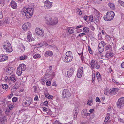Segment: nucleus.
<instances>
[{"label":"nucleus","mask_w":124,"mask_h":124,"mask_svg":"<svg viewBox=\"0 0 124 124\" xmlns=\"http://www.w3.org/2000/svg\"><path fill=\"white\" fill-rule=\"evenodd\" d=\"M33 7L23 8L22 11V14L23 15H25L27 18H30L33 12L34 9Z\"/></svg>","instance_id":"1"},{"label":"nucleus","mask_w":124,"mask_h":124,"mask_svg":"<svg viewBox=\"0 0 124 124\" xmlns=\"http://www.w3.org/2000/svg\"><path fill=\"white\" fill-rule=\"evenodd\" d=\"M45 19L46 21V23L49 25H56L58 23V19L57 18H55L52 19L48 15H46Z\"/></svg>","instance_id":"2"},{"label":"nucleus","mask_w":124,"mask_h":124,"mask_svg":"<svg viewBox=\"0 0 124 124\" xmlns=\"http://www.w3.org/2000/svg\"><path fill=\"white\" fill-rule=\"evenodd\" d=\"M115 16V14L113 11L108 12L106 15L104 17V19L106 21H110L113 19Z\"/></svg>","instance_id":"3"},{"label":"nucleus","mask_w":124,"mask_h":124,"mask_svg":"<svg viewBox=\"0 0 124 124\" xmlns=\"http://www.w3.org/2000/svg\"><path fill=\"white\" fill-rule=\"evenodd\" d=\"M118 108L122 109L124 107V97L120 98L116 103Z\"/></svg>","instance_id":"4"},{"label":"nucleus","mask_w":124,"mask_h":124,"mask_svg":"<svg viewBox=\"0 0 124 124\" xmlns=\"http://www.w3.org/2000/svg\"><path fill=\"white\" fill-rule=\"evenodd\" d=\"M90 64L91 65L92 68L94 69L96 68L97 69H98L100 68V66L99 65L98 63L93 60H91L90 62Z\"/></svg>","instance_id":"5"},{"label":"nucleus","mask_w":124,"mask_h":124,"mask_svg":"<svg viewBox=\"0 0 124 124\" xmlns=\"http://www.w3.org/2000/svg\"><path fill=\"white\" fill-rule=\"evenodd\" d=\"M62 95L63 98H67L70 96V93L68 90L64 89L63 91Z\"/></svg>","instance_id":"6"},{"label":"nucleus","mask_w":124,"mask_h":124,"mask_svg":"<svg viewBox=\"0 0 124 124\" xmlns=\"http://www.w3.org/2000/svg\"><path fill=\"white\" fill-rule=\"evenodd\" d=\"M83 68L82 67H81L78 70L77 74V77L78 78H80L82 77L83 73Z\"/></svg>","instance_id":"7"},{"label":"nucleus","mask_w":124,"mask_h":124,"mask_svg":"<svg viewBox=\"0 0 124 124\" xmlns=\"http://www.w3.org/2000/svg\"><path fill=\"white\" fill-rule=\"evenodd\" d=\"M74 70L73 68H71L70 69L68 70L67 72L65 73V74L67 77H70L74 72Z\"/></svg>","instance_id":"8"},{"label":"nucleus","mask_w":124,"mask_h":124,"mask_svg":"<svg viewBox=\"0 0 124 124\" xmlns=\"http://www.w3.org/2000/svg\"><path fill=\"white\" fill-rule=\"evenodd\" d=\"M44 7L46 9H48L50 8L52 6L51 2H50L48 0L46 1L44 3Z\"/></svg>","instance_id":"9"},{"label":"nucleus","mask_w":124,"mask_h":124,"mask_svg":"<svg viewBox=\"0 0 124 124\" xmlns=\"http://www.w3.org/2000/svg\"><path fill=\"white\" fill-rule=\"evenodd\" d=\"M72 58V56L70 57L69 56H64L62 57L63 60L64 62H69L70 61H71Z\"/></svg>","instance_id":"10"},{"label":"nucleus","mask_w":124,"mask_h":124,"mask_svg":"<svg viewBox=\"0 0 124 124\" xmlns=\"http://www.w3.org/2000/svg\"><path fill=\"white\" fill-rule=\"evenodd\" d=\"M36 33L38 35L41 36H43L44 34L43 30L40 29L39 28L36 29Z\"/></svg>","instance_id":"11"},{"label":"nucleus","mask_w":124,"mask_h":124,"mask_svg":"<svg viewBox=\"0 0 124 124\" xmlns=\"http://www.w3.org/2000/svg\"><path fill=\"white\" fill-rule=\"evenodd\" d=\"M31 101V100L30 99H28L26 100L25 101H23V104L24 106H29L30 104Z\"/></svg>","instance_id":"12"},{"label":"nucleus","mask_w":124,"mask_h":124,"mask_svg":"<svg viewBox=\"0 0 124 124\" xmlns=\"http://www.w3.org/2000/svg\"><path fill=\"white\" fill-rule=\"evenodd\" d=\"M53 54L52 52L48 50L44 54V56L46 57H48V56L51 57Z\"/></svg>","instance_id":"13"},{"label":"nucleus","mask_w":124,"mask_h":124,"mask_svg":"<svg viewBox=\"0 0 124 124\" xmlns=\"http://www.w3.org/2000/svg\"><path fill=\"white\" fill-rule=\"evenodd\" d=\"M30 25V23H27L23 25L22 28V29H23L25 31L26 30L28 29Z\"/></svg>","instance_id":"14"},{"label":"nucleus","mask_w":124,"mask_h":124,"mask_svg":"<svg viewBox=\"0 0 124 124\" xmlns=\"http://www.w3.org/2000/svg\"><path fill=\"white\" fill-rule=\"evenodd\" d=\"M13 68L10 67L6 69V74L7 75H10L12 73L13 71Z\"/></svg>","instance_id":"15"},{"label":"nucleus","mask_w":124,"mask_h":124,"mask_svg":"<svg viewBox=\"0 0 124 124\" xmlns=\"http://www.w3.org/2000/svg\"><path fill=\"white\" fill-rule=\"evenodd\" d=\"M8 58V56L6 55H3L0 56V61L2 62L7 60Z\"/></svg>","instance_id":"16"},{"label":"nucleus","mask_w":124,"mask_h":124,"mask_svg":"<svg viewBox=\"0 0 124 124\" xmlns=\"http://www.w3.org/2000/svg\"><path fill=\"white\" fill-rule=\"evenodd\" d=\"M27 39L29 42L31 41L32 40H34V39L31 38V34L30 31H29L28 32Z\"/></svg>","instance_id":"17"},{"label":"nucleus","mask_w":124,"mask_h":124,"mask_svg":"<svg viewBox=\"0 0 124 124\" xmlns=\"http://www.w3.org/2000/svg\"><path fill=\"white\" fill-rule=\"evenodd\" d=\"M10 6L14 9H16L17 7V4L15 1H11Z\"/></svg>","instance_id":"18"},{"label":"nucleus","mask_w":124,"mask_h":124,"mask_svg":"<svg viewBox=\"0 0 124 124\" xmlns=\"http://www.w3.org/2000/svg\"><path fill=\"white\" fill-rule=\"evenodd\" d=\"M96 77L98 82H100L102 80L100 74L98 72H96Z\"/></svg>","instance_id":"19"},{"label":"nucleus","mask_w":124,"mask_h":124,"mask_svg":"<svg viewBox=\"0 0 124 124\" xmlns=\"http://www.w3.org/2000/svg\"><path fill=\"white\" fill-rule=\"evenodd\" d=\"M9 45H11L10 43H9V42L8 41H6L4 42V45L3 46V48L4 49L8 47H9Z\"/></svg>","instance_id":"20"},{"label":"nucleus","mask_w":124,"mask_h":124,"mask_svg":"<svg viewBox=\"0 0 124 124\" xmlns=\"http://www.w3.org/2000/svg\"><path fill=\"white\" fill-rule=\"evenodd\" d=\"M20 66L19 67L22 71H24L26 69V66L24 64H23L20 65Z\"/></svg>","instance_id":"21"},{"label":"nucleus","mask_w":124,"mask_h":124,"mask_svg":"<svg viewBox=\"0 0 124 124\" xmlns=\"http://www.w3.org/2000/svg\"><path fill=\"white\" fill-rule=\"evenodd\" d=\"M87 111L85 109H83L82 111V116L84 118L86 117V116Z\"/></svg>","instance_id":"22"},{"label":"nucleus","mask_w":124,"mask_h":124,"mask_svg":"<svg viewBox=\"0 0 124 124\" xmlns=\"http://www.w3.org/2000/svg\"><path fill=\"white\" fill-rule=\"evenodd\" d=\"M22 70L18 67L17 69L16 73L17 75L20 76L21 75L22 73Z\"/></svg>","instance_id":"23"},{"label":"nucleus","mask_w":124,"mask_h":124,"mask_svg":"<svg viewBox=\"0 0 124 124\" xmlns=\"http://www.w3.org/2000/svg\"><path fill=\"white\" fill-rule=\"evenodd\" d=\"M104 46H100L99 45L98 50L99 52L100 53H101L104 50Z\"/></svg>","instance_id":"24"},{"label":"nucleus","mask_w":124,"mask_h":124,"mask_svg":"<svg viewBox=\"0 0 124 124\" xmlns=\"http://www.w3.org/2000/svg\"><path fill=\"white\" fill-rule=\"evenodd\" d=\"M10 79L12 81L15 82L16 80V78L15 75H12L10 76Z\"/></svg>","instance_id":"25"},{"label":"nucleus","mask_w":124,"mask_h":124,"mask_svg":"<svg viewBox=\"0 0 124 124\" xmlns=\"http://www.w3.org/2000/svg\"><path fill=\"white\" fill-rule=\"evenodd\" d=\"M18 48L20 49L21 52H23L25 50L24 46L21 43L20 44Z\"/></svg>","instance_id":"26"},{"label":"nucleus","mask_w":124,"mask_h":124,"mask_svg":"<svg viewBox=\"0 0 124 124\" xmlns=\"http://www.w3.org/2000/svg\"><path fill=\"white\" fill-rule=\"evenodd\" d=\"M51 73V72L50 71L48 72H46L44 77V78H48L50 76Z\"/></svg>","instance_id":"27"},{"label":"nucleus","mask_w":124,"mask_h":124,"mask_svg":"<svg viewBox=\"0 0 124 124\" xmlns=\"http://www.w3.org/2000/svg\"><path fill=\"white\" fill-rule=\"evenodd\" d=\"M9 47L6 48L5 49L6 51L8 52H10L12 51V48L11 45H9Z\"/></svg>","instance_id":"28"},{"label":"nucleus","mask_w":124,"mask_h":124,"mask_svg":"<svg viewBox=\"0 0 124 124\" xmlns=\"http://www.w3.org/2000/svg\"><path fill=\"white\" fill-rule=\"evenodd\" d=\"M67 31L68 32H69L70 34H73L74 30L73 29V28H68L67 29Z\"/></svg>","instance_id":"29"},{"label":"nucleus","mask_w":124,"mask_h":124,"mask_svg":"<svg viewBox=\"0 0 124 124\" xmlns=\"http://www.w3.org/2000/svg\"><path fill=\"white\" fill-rule=\"evenodd\" d=\"M108 5L111 8L113 9H114L115 5L111 3H108Z\"/></svg>","instance_id":"30"},{"label":"nucleus","mask_w":124,"mask_h":124,"mask_svg":"<svg viewBox=\"0 0 124 124\" xmlns=\"http://www.w3.org/2000/svg\"><path fill=\"white\" fill-rule=\"evenodd\" d=\"M27 55H23L21 56L20 58V60H24L27 59Z\"/></svg>","instance_id":"31"},{"label":"nucleus","mask_w":124,"mask_h":124,"mask_svg":"<svg viewBox=\"0 0 124 124\" xmlns=\"http://www.w3.org/2000/svg\"><path fill=\"white\" fill-rule=\"evenodd\" d=\"M41 57V55L39 54H35L33 56V58L35 59L39 58Z\"/></svg>","instance_id":"32"},{"label":"nucleus","mask_w":124,"mask_h":124,"mask_svg":"<svg viewBox=\"0 0 124 124\" xmlns=\"http://www.w3.org/2000/svg\"><path fill=\"white\" fill-rule=\"evenodd\" d=\"M18 87L16 85H15L13 86L11 89V91L13 92L15 91L17 88Z\"/></svg>","instance_id":"33"},{"label":"nucleus","mask_w":124,"mask_h":124,"mask_svg":"<svg viewBox=\"0 0 124 124\" xmlns=\"http://www.w3.org/2000/svg\"><path fill=\"white\" fill-rule=\"evenodd\" d=\"M117 91V89L116 88H113L111 90V91L110 93V94L112 95L113 94H114L116 93L115 92Z\"/></svg>","instance_id":"34"},{"label":"nucleus","mask_w":124,"mask_h":124,"mask_svg":"<svg viewBox=\"0 0 124 124\" xmlns=\"http://www.w3.org/2000/svg\"><path fill=\"white\" fill-rule=\"evenodd\" d=\"M90 100H89L87 102V104L89 106H91V103H92V98L91 97H90L89 98Z\"/></svg>","instance_id":"35"},{"label":"nucleus","mask_w":124,"mask_h":124,"mask_svg":"<svg viewBox=\"0 0 124 124\" xmlns=\"http://www.w3.org/2000/svg\"><path fill=\"white\" fill-rule=\"evenodd\" d=\"M83 30L84 32L85 33L88 32L89 31V28L86 27L83 28Z\"/></svg>","instance_id":"36"},{"label":"nucleus","mask_w":124,"mask_h":124,"mask_svg":"<svg viewBox=\"0 0 124 124\" xmlns=\"http://www.w3.org/2000/svg\"><path fill=\"white\" fill-rule=\"evenodd\" d=\"M110 46L109 45L105 46L104 47V49L105 51L108 50L110 49Z\"/></svg>","instance_id":"37"},{"label":"nucleus","mask_w":124,"mask_h":124,"mask_svg":"<svg viewBox=\"0 0 124 124\" xmlns=\"http://www.w3.org/2000/svg\"><path fill=\"white\" fill-rule=\"evenodd\" d=\"M66 55L70 56H72V52L70 51H69L66 53Z\"/></svg>","instance_id":"38"},{"label":"nucleus","mask_w":124,"mask_h":124,"mask_svg":"<svg viewBox=\"0 0 124 124\" xmlns=\"http://www.w3.org/2000/svg\"><path fill=\"white\" fill-rule=\"evenodd\" d=\"M106 44L105 42L103 41H101L99 43V45L100 46H104H104H105Z\"/></svg>","instance_id":"39"},{"label":"nucleus","mask_w":124,"mask_h":124,"mask_svg":"<svg viewBox=\"0 0 124 124\" xmlns=\"http://www.w3.org/2000/svg\"><path fill=\"white\" fill-rule=\"evenodd\" d=\"M74 112H75L74 116V118H76L77 116V115L78 114V112L76 111V110H74Z\"/></svg>","instance_id":"40"},{"label":"nucleus","mask_w":124,"mask_h":124,"mask_svg":"<svg viewBox=\"0 0 124 124\" xmlns=\"http://www.w3.org/2000/svg\"><path fill=\"white\" fill-rule=\"evenodd\" d=\"M2 87L4 89H6L8 88V86L7 84H3Z\"/></svg>","instance_id":"41"},{"label":"nucleus","mask_w":124,"mask_h":124,"mask_svg":"<svg viewBox=\"0 0 124 124\" xmlns=\"http://www.w3.org/2000/svg\"><path fill=\"white\" fill-rule=\"evenodd\" d=\"M88 48L89 53L91 54H92L93 53V51L91 49L90 47L89 46H88Z\"/></svg>","instance_id":"42"},{"label":"nucleus","mask_w":124,"mask_h":124,"mask_svg":"<svg viewBox=\"0 0 124 124\" xmlns=\"http://www.w3.org/2000/svg\"><path fill=\"white\" fill-rule=\"evenodd\" d=\"M118 2L120 4L121 6L124 7V2L120 0H119L118 1Z\"/></svg>","instance_id":"43"},{"label":"nucleus","mask_w":124,"mask_h":124,"mask_svg":"<svg viewBox=\"0 0 124 124\" xmlns=\"http://www.w3.org/2000/svg\"><path fill=\"white\" fill-rule=\"evenodd\" d=\"M4 118L3 117L0 118V121L2 123H4L5 120L4 119Z\"/></svg>","instance_id":"44"},{"label":"nucleus","mask_w":124,"mask_h":124,"mask_svg":"<svg viewBox=\"0 0 124 124\" xmlns=\"http://www.w3.org/2000/svg\"><path fill=\"white\" fill-rule=\"evenodd\" d=\"M86 35V34L84 33H81L79 34L77 37L78 38V37H81L82 36L85 35Z\"/></svg>","instance_id":"45"},{"label":"nucleus","mask_w":124,"mask_h":124,"mask_svg":"<svg viewBox=\"0 0 124 124\" xmlns=\"http://www.w3.org/2000/svg\"><path fill=\"white\" fill-rule=\"evenodd\" d=\"M18 98L16 97H14L12 99V101L14 102H16Z\"/></svg>","instance_id":"46"},{"label":"nucleus","mask_w":124,"mask_h":124,"mask_svg":"<svg viewBox=\"0 0 124 124\" xmlns=\"http://www.w3.org/2000/svg\"><path fill=\"white\" fill-rule=\"evenodd\" d=\"M95 74L94 73H93V78L92 79V80L93 82H94L95 80Z\"/></svg>","instance_id":"47"},{"label":"nucleus","mask_w":124,"mask_h":124,"mask_svg":"<svg viewBox=\"0 0 124 124\" xmlns=\"http://www.w3.org/2000/svg\"><path fill=\"white\" fill-rule=\"evenodd\" d=\"M100 17L98 16H96L95 17V21L96 22H98L99 21Z\"/></svg>","instance_id":"48"},{"label":"nucleus","mask_w":124,"mask_h":124,"mask_svg":"<svg viewBox=\"0 0 124 124\" xmlns=\"http://www.w3.org/2000/svg\"><path fill=\"white\" fill-rule=\"evenodd\" d=\"M110 54H109V53L108 52H107L106 54L105 55V56L106 57L108 58L109 56H110Z\"/></svg>","instance_id":"49"},{"label":"nucleus","mask_w":124,"mask_h":124,"mask_svg":"<svg viewBox=\"0 0 124 124\" xmlns=\"http://www.w3.org/2000/svg\"><path fill=\"white\" fill-rule=\"evenodd\" d=\"M89 20L91 21L92 22L93 20V16H90L89 17Z\"/></svg>","instance_id":"50"},{"label":"nucleus","mask_w":124,"mask_h":124,"mask_svg":"<svg viewBox=\"0 0 124 124\" xmlns=\"http://www.w3.org/2000/svg\"><path fill=\"white\" fill-rule=\"evenodd\" d=\"M13 93H11V94H10V96H8L7 98H8V99H10L13 96Z\"/></svg>","instance_id":"51"},{"label":"nucleus","mask_w":124,"mask_h":124,"mask_svg":"<svg viewBox=\"0 0 124 124\" xmlns=\"http://www.w3.org/2000/svg\"><path fill=\"white\" fill-rule=\"evenodd\" d=\"M109 116H107V117H105V119L104 120L105 122H107L108 120H109Z\"/></svg>","instance_id":"52"},{"label":"nucleus","mask_w":124,"mask_h":124,"mask_svg":"<svg viewBox=\"0 0 124 124\" xmlns=\"http://www.w3.org/2000/svg\"><path fill=\"white\" fill-rule=\"evenodd\" d=\"M44 104L45 106H47L48 105V101H45L44 103Z\"/></svg>","instance_id":"53"},{"label":"nucleus","mask_w":124,"mask_h":124,"mask_svg":"<svg viewBox=\"0 0 124 124\" xmlns=\"http://www.w3.org/2000/svg\"><path fill=\"white\" fill-rule=\"evenodd\" d=\"M10 110V109H7L5 111V113L6 114H8Z\"/></svg>","instance_id":"54"},{"label":"nucleus","mask_w":124,"mask_h":124,"mask_svg":"<svg viewBox=\"0 0 124 124\" xmlns=\"http://www.w3.org/2000/svg\"><path fill=\"white\" fill-rule=\"evenodd\" d=\"M96 102H100V100L98 97H97L96 98Z\"/></svg>","instance_id":"55"},{"label":"nucleus","mask_w":124,"mask_h":124,"mask_svg":"<svg viewBox=\"0 0 124 124\" xmlns=\"http://www.w3.org/2000/svg\"><path fill=\"white\" fill-rule=\"evenodd\" d=\"M4 23L6 24L9 23V22L8 21V19H6L4 21Z\"/></svg>","instance_id":"56"},{"label":"nucleus","mask_w":124,"mask_h":124,"mask_svg":"<svg viewBox=\"0 0 124 124\" xmlns=\"http://www.w3.org/2000/svg\"><path fill=\"white\" fill-rule=\"evenodd\" d=\"M46 84L47 85L50 86L51 84V82L50 81H48L46 82Z\"/></svg>","instance_id":"57"},{"label":"nucleus","mask_w":124,"mask_h":124,"mask_svg":"<svg viewBox=\"0 0 124 124\" xmlns=\"http://www.w3.org/2000/svg\"><path fill=\"white\" fill-rule=\"evenodd\" d=\"M53 124H61L58 121H56Z\"/></svg>","instance_id":"58"},{"label":"nucleus","mask_w":124,"mask_h":124,"mask_svg":"<svg viewBox=\"0 0 124 124\" xmlns=\"http://www.w3.org/2000/svg\"><path fill=\"white\" fill-rule=\"evenodd\" d=\"M33 88L35 91V92H36L37 91V87L35 86H33Z\"/></svg>","instance_id":"59"},{"label":"nucleus","mask_w":124,"mask_h":124,"mask_svg":"<svg viewBox=\"0 0 124 124\" xmlns=\"http://www.w3.org/2000/svg\"><path fill=\"white\" fill-rule=\"evenodd\" d=\"M13 105H11V104H10L9 106V109H10V110L12 109V108H13Z\"/></svg>","instance_id":"60"},{"label":"nucleus","mask_w":124,"mask_h":124,"mask_svg":"<svg viewBox=\"0 0 124 124\" xmlns=\"http://www.w3.org/2000/svg\"><path fill=\"white\" fill-rule=\"evenodd\" d=\"M43 110L44 111H46L47 110V108L46 107L43 108Z\"/></svg>","instance_id":"61"},{"label":"nucleus","mask_w":124,"mask_h":124,"mask_svg":"<svg viewBox=\"0 0 124 124\" xmlns=\"http://www.w3.org/2000/svg\"><path fill=\"white\" fill-rule=\"evenodd\" d=\"M3 17L2 13L1 12H0V18H1Z\"/></svg>","instance_id":"62"},{"label":"nucleus","mask_w":124,"mask_h":124,"mask_svg":"<svg viewBox=\"0 0 124 124\" xmlns=\"http://www.w3.org/2000/svg\"><path fill=\"white\" fill-rule=\"evenodd\" d=\"M121 67L123 68H124V62L121 64Z\"/></svg>","instance_id":"63"},{"label":"nucleus","mask_w":124,"mask_h":124,"mask_svg":"<svg viewBox=\"0 0 124 124\" xmlns=\"http://www.w3.org/2000/svg\"><path fill=\"white\" fill-rule=\"evenodd\" d=\"M88 17V16H86L84 17V19L85 20V21H86L87 19V18Z\"/></svg>","instance_id":"64"}]
</instances>
